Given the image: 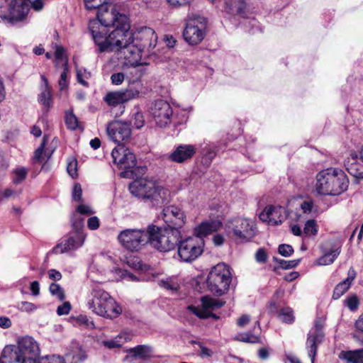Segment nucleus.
<instances>
[{
  "instance_id": "nucleus-1",
  "label": "nucleus",
  "mask_w": 363,
  "mask_h": 363,
  "mask_svg": "<svg viewBox=\"0 0 363 363\" xmlns=\"http://www.w3.org/2000/svg\"><path fill=\"white\" fill-rule=\"evenodd\" d=\"M92 38L99 50L103 52H118L130 43H133V35L130 31V23L128 16H122L121 24H117L115 29L107 35L108 30L105 27H100L96 22L91 24Z\"/></svg>"
},
{
  "instance_id": "nucleus-2",
  "label": "nucleus",
  "mask_w": 363,
  "mask_h": 363,
  "mask_svg": "<svg viewBox=\"0 0 363 363\" xmlns=\"http://www.w3.org/2000/svg\"><path fill=\"white\" fill-rule=\"evenodd\" d=\"M348 183L347 177L342 170L328 168L317 174L315 190L320 195L338 196L347 190Z\"/></svg>"
},
{
  "instance_id": "nucleus-3",
  "label": "nucleus",
  "mask_w": 363,
  "mask_h": 363,
  "mask_svg": "<svg viewBox=\"0 0 363 363\" xmlns=\"http://www.w3.org/2000/svg\"><path fill=\"white\" fill-rule=\"evenodd\" d=\"M86 306L97 315L113 319L122 313V308L115 299L99 286L91 289Z\"/></svg>"
},
{
  "instance_id": "nucleus-4",
  "label": "nucleus",
  "mask_w": 363,
  "mask_h": 363,
  "mask_svg": "<svg viewBox=\"0 0 363 363\" xmlns=\"http://www.w3.org/2000/svg\"><path fill=\"white\" fill-rule=\"evenodd\" d=\"M130 194L139 199L150 201L153 205L169 201L171 193L167 188L152 180L140 178L132 182L128 186Z\"/></svg>"
},
{
  "instance_id": "nucleus-5",
  "label": "nucleus",
  "mask_w": 363,
  "mask_h": 363,
  "mask_svg": "<svg viewBox=\"0 0 363 363\" xmlns=\"http://www.w3.org/2000/svg\"><path fill=\"white\" fill-rule=\"evenodd\" d=\"M150 245L160 252H167L174 250L177 247L181 238V230L165 228L161 230L155 225H149Z\"/></svg>"
},
{
  "instance_id": "nucleus-6",
  "label": "nucleus",
  "mask_w": 363,
  "mask_h": 363,
  "mask_svg": "<svg viewBox=\"0 0 363 363\" xmlns=\"http://www.w3.org/2000/svg\"><path fill=\"white\" fill-rule=\"evenodd\" d=\"M232 281L230 267L220 263L212 268L207 278V286L213 294L222 296L228 292Z\"/></svg>"
},
{
  "instance_id": "nucleus-7",
  "label": "nucleus",
  "mask_w": 363,
  "mask_h": 363,
  "mask_svg": "<svg viewBox=\"0 0 363 363\" xmlns=\"http://www.w3.org/2000/svg\"><path fill=\"white\" fill-rule=\"evenodd\" d=\"M225 231L237 242L250 241L255 235L253 222L242 218H237L228 222Z\"/></svg>"
},
{
  "instance_id": "nucleus-8",
  "label": "nucleus",
  "mask_w": 363,
  "mask_h": 363,
  "mask_svg": "<svg viewBox=\"0 0 363 363\" xmlns=\"http://www.w3.org/2000/svg\"><path fill=\"white\" fill-rule=\"evenodd\" d=\"M119 242L128 250L138 251L149 243V225L146 229H125L118 235Z\"/></svg>"
},
{
  "instance_id": "nucleus-9",
  "label": "nucleus",
  "mask_w": 363,
  "mask_h": 363,
  "mask_svg": "<svg viewBox=\"0 0 363 363\" xmlns=\"http://www.w3.org/2000/svg\"><path fill=\"white\" fill-rule=\"evenodd\" d=\"M113 162L123 171L120 175L123 178H133L135 175L134 167L136 165L135 155L124 145H118L111 152Z\"/></svg>"
},
{
  "instance_id": "nucleus-10",
  "label": "nucleus",
  "mask_w": 363,
  "mask_h": 363,
  "mask_svg": "<svg viewBox=\"0 0 363 363\" xmlns=\"http://www.w3.org/2000/svg\"><path fill=\"white\" fill-rule=\"evenodd\" d=\"M204 240L199 236H189L181 238L177 244V252L180 259L190 262L197 259L203 252Z\"/></svg>"
},
{
  "instance_id": "nucleus-11",
  "label": "nucleus",
  "mask_w": 363,
  "mask_h": 363,
  "mask_svg": "<svg viewBox=\"0 0 363 363\" xmlns=\"http://www.w3.org/2000/svg\"><path fill=\"white\" fill-rule=\"evenodd\" d=\"M122 16H127L121 13L118 7L116 4L107 1L101 7H99V11H96V19H93L89 21V31L92 34V29L91 28L92 22L96 21L100 27H105L106 30H108V27H116L117 24H121V18Z\"/></svg>"
},
{
  "instance_id": "nucleus-12",
  "label": "nucleus",
  "mask_w": 363,
  "mask_h": 363,
  "mask_svg": "<svg viewBox=\"0 0 363 363\" xmlns=\"http://www.w3.org/2000/svg\"><path fill=\"white\" fill-rule=\"evenodd\" d=\"M206 19L201 16L190 17L183 32L184 40L189 45H198L204 38L206 29Z\"/></svg>"
},
{
  "instance_id": "nucleus-13",
  "label": "nucleus",
  "mask_w": 363,
  "mask_h": 363,
  "mask_svg": "<svg viewBox=\"0 0 363 363\" xmlns=\"http://www.w3.org/2000/svg\"><path fill=\"white\" fill-rule=\"evenodd\" d=\"M225 303V301L222 299L205 296L201 298L200 306H189L188 308L200 318H208L212 317L215 319H218V315L214 314L213 311L221 308Z\"/></svg>"
},
{
  "instance_id": "nucleus-14",
  "label": "nucleus",
  "mask_w": 363,
  "mask_h": 363,
  "mask_svg": "<svg viewBox=\"0 0 363 363\" xmlns=\"http://www.w3.org/2000/svg\"><path fill=\"white\" fill-rule=\"evenodd\" d=\"M149 112L156 124L160 127H164L171 122L172 107L167 101L163 99L153 101L150 106Z\"/></svg>"
},
{
  "instance_id": "nucleus-15",
  "label": "nucleus",
  "mask_w": 363,
  "mask_h": 363,
  "mask_svg": "<svg viewBox=\"0 0 363 363\" xmlns=\"http://www.w3.org/2000/svg\"><path fill=\"white\" fill-rule=\"evenodd\" d=\"M162 217L164 222L167 224V228L170 230L176 229L180 230L186 223L184 212L175 206H168L164 208Z\"/></svg>"
},
{
  "instance_id": "nucleus-16",
  "label": "nucleus",
  "mask_w": 363,
  "mask_h": 363,
  "mask_svg": "<svg viewBox=\"0 0 363 363\" xmlns=\"http://www.w3.org/2000/svg\"><path fill=\"white\" fill-rule=\"evenodd\" d=\"M106 132L108 138L114 143H121L128 141L131 135L130 123L121 121H115L110 123Z\"/></svg>"
},
{
  "instance_id": "nucleus-17",
  "label": "nucleus",
  "mask_w": 363,
  "mask_h": 363,
  "mask_svg": "<svg viewBox=\"0 0 363 363\" xmlns=\"http://www.w3.org/2000/svg\"><path fill=\"white\" fill-rule=\"evenodd\" d=\"M141 91L142 85L138 82L137 87L135 88L129 86L127 89L123 91H114L107 94L104 97V101L109 106H116L118 104L139 97Z\"/></svg>"
},
{
  "instance_id": "nucleus-18",
  "label": "nucleus",
  "mask_w": 363,
  "mask_h": 363,
  "mask_svg": "<svg viewBox=\"0 0 363 363\" xmlns=\"http://www.w3.org/2000/svg\"><path fill=\"white\" fill-rule=\"evenodd\" d=\"M15 347L19 349L20 352L25 356L28 363L36 362L40 353L38 343L30 336L19 337Z\"/></svg>"
},
{
  "instance_id": "nucleus-19",
  "label": "nucleus",
  "mask_w": 363,
  "mask_h": 363,
  "mask_svg": "<svg viewBox=\"0 0 363 363\" xmlns=\"http://www.w3.org/2000/svg\"><path fill=\"white\" fill-rule=\"evenodd\" d=\"M323 325L320 321H316L314 328L310 330L306 341V347L311 363H314L318 346L323 342Z\"/></svg>"
},
{
  "instance_id": "nucleus-20",
  "label": "nucleus",
  "mask_w": 363,
  "mask_h": 363,
  "mask_svg": "<svg viewBox=\"0 0 363 363\" xmlns=\"http://www.w3.org/2000/svg\"><path fill=\"white\" fill-rule=\"evenodd\" d=\"M86 236L84 232L71 231L67 238L54 248V252L55 253H64L69 250H77L83 245Z\"/></svg>"
},
{
  "instance_id": "nucleus-21",
  "label": "nucleus",
  "mask_w": 363,
  "mask_h": 363,
  "mask_svg": "<svg viewBox=\"0 0 363 363\" xmlns=\"http://www.w3.org/2000/svg\"><path fill=\"white\" fill-rule=\"evenodd\" d=\"M287 217L286 210L280 206H267L259 214V218L272 225L281 224Z\"/></svg>"
},
{
  "instance_id": "nucleus-22",
  "label": "nucleus",
  "mask_w": 363,
  "mask_h": 363,
  "mask_svg": "<svg viewBox=\"0 0 363 363\" xmlns=\"http://www.w3.org/2000/svg\"><path fill=\"white\" fill-rule=\"evenodd\" d=\"M143 51L144 50L133 40V43H130L128 46H125L118 52V55L120 58H124L126 65H136L140 62Z\"/></svg>"
},
{
  "instance_id": "nucleus-23",
  "label": "nucleus",
  "mask_w": 363,
  "mask_h": 363,
  "mask_svg": "<svg viewBox=\"0 0 363 363\" xmlns=\"http://www.w3.org/2000/svg\"><path fill=\"white\" fill-rule=\"evenodd\" d=\"M135 40L139 43L138 45L144 50H150L156 46L157 36L151 28L142 27L136 33Z\"/></svg>"
},
{
  "instance_id": "nucleus-24",
  "label": "nucleus",
  "mask_w": 363,
  "mask_h": 363,
  "mask_svg": "<svg viewBox=\"0 0 363 363\" xmlns=\"http://www.w3.org/2000/svg\"><path fill=\"white\" fill-rule=\"evenodd\" d=\"M196 152L193 145H179L168 155V159L174 162L182 163L191 159Z\"/></svg>"
},
{
  "instance_id": "nucleus-25",
  "label": "nucleus",
  "mask_w": 363,
  "mask_h": 363,
  "mask_svg": "<svg viewBox=\"0 0 363 363\" xmlns=\"http://www.w3.org/2000/svg\"><path fill=\"white\" fill-rule=\"evenodd\" d=\"M0 363H28L25 356L20 352L15 345H9L4 348L0 357Z\"/></svg>"
},
{
  "instance_id": "nucleus-26",
  "label": "nucleus",
  "mask_w": 363,
  "mask_h": 363,
  "mask_svg": "<svg viewBox=\"0 0 363 363\" xmlns=\"http://www.w3.org/2000/svg\"><path fill=\"white\" fill-rule=\"evenodd\" d=\"M12 25L22 21L28 14V6L24 0H14L10 4Z\"/></svg>"
},
{
  "instance_id": "nucleus-27",
  "label": "nucleus",
  "mask_w": 363,
  "mask_h": 363,
  "mask_svg": "<svg viewBox=\"0 0 363 363\" xmlns=\"http://www.w3.org/2000/svg\"><path fill=\"white\" fill-rule=\"evenodd\" d=\"M221 225L218 220L204 221L194 229V236H199L202 239L203 237L218 230Z\"/></svg>"
},
{
  "instance_id": "nucleus-28",
  "label": "nucleus",
  "mask_w": 363,
  "mask_h": 363,
  "mask_svg": "<svg viewBox=\"0 0 363 363\" xmlns=\"http://www.w3.org/2000/svg\"><path fill=\"white\" fill-rule=\"evenodd\" d=\"M347 275V277L345 280L335 286L333 295L334 298H339L349 289L352 281L356 277L355 271L352 268L350 269Z\"/></svg>"
},
{
  "instance_id": "nucleus-29",
  "label": "nucleus",
  "mask_w": 363,
  "mask_h": 363,
  "mask_svg": "<svg viewBox=\"0 0 363 363\" xmlns=\"http://www.w3.org/2000/svg\"><path fill=\"white\" fill-rule=\"evenodd\" d=\"M225 11L232 15L244 16L246 11L245 0H228L225 3Z\"/></svg>"
},
{
  "instance_id": "nucleus-30",
  "label": "nucleus",
  "mask_w": 363,
  "mask_h": 363,
  "mask_svg": "<svg viewBox=\"0 0 363 363\" xmlns=\"http://www.w3.org/2000/svg\"><path fill=\"white\" fill-rule=\"evenodd\" d=\"M131 340V335L128 333H121L116 337L110 340H103L101 344L106 348L112 350L121 348L122 345Z\"/></svg>"
},
{
  "instance_id": "nucleus-31",
  "label": "nucleus",
  "mask_w": 363,
  "mask_h": 363,
  "mask_svg": "<svg viewBox=\"0 0 363 363\" xmlns=\"http://www.w3.org/2000/svg\"><path fill=\"white\" fill-rule=\"evenodd\" d=\"M347 172L354 177L363 179V165L357 162V156L352 155L345 164Z\"/></svg>"
},
{
  "instance_id": "nucleus-32",
  "label": "nucleus",
  "mask_w": 363,
  "mask_h": 363,
  "mask_svg": "<svg viewBox=\"0 0 363 363\" xmlns=\"http://www.w3.org/2000/svg\"><path fill=\"white\" fill-rule=\"evenodd\" d=\"M130 357L139 359L150 357L153 353V348L150 345H140L128 349L127 351Z\"/></svg>"
},
{
  "instance_id": "nucleus-33",
  "label": "nucleus",
  "mask_w": 363,
  "mask_h": 363,
  "mask_svg": "<svg viewBox=\"0 0 363 363\" xmlns=\"http://www.w3.org/2000/svg\"><path fill=\"white\" fill-rule=\"evenodd\" d=\"M340 358L346 360L348 363H363V350L353 351H342Z\"/></svg>"
},
{
  "instance_id": "nucleus-34",
  "label": "nucleus",
  "mask_w": 363,
  "mask_h": 363,
  "mask_svg": "<svg viewBox=\"0 0 363 363\" xmlns=\"http://www.w3.org/2000/svg\"><path fill=\"white\" fill-rule=\"evenodd\" d=\"M39 103L44 106L46 111H48L52 105V99L50 87L45 84L44 89L38 96Z\"/></svg>"
},
{
  "instance_id": "nucleus-35",
  "label": "nucleus",
  "mask_w": 363,
  "mask_h": 363,
  "mask_svg": "<svg viewBox=\"0 0 363 363\" xmlns=\"http://www.w3.org/2000/svg\"><path fill=\"white\" fill-rule=\"evenodd\" d=\"M340 253V247H337L324 254L321 257L318 259L319 265H328L335 260Z\"/></svg>"
},
{
  "instance_id": "nucleus-36",
  "label": "nucleus",
  "mask_w": 363,
  "mask_h": 363,
  "mask_svg": "<svg viewBox=\"0 0 363 363\" xmlns=\"http://www.w3.org/2000/svg\"><path fill=\"white\" fill-rule=\"evenodd\" d=\"M132 67V69L130 72V74L133 75V85L130 86L132 88L137 87V83L139 82L142 86L143 84L140 82V79L143 76V74L145 72V69L143 66V64H140V62L137 64L136 65H130Z\"/></svg>"
},
{
  "instance_id": "nucleus-37",
  "label": "nucleus",
  "mask_w": 363,
  "mask_h": 363,
  "mask_svg": "<svg viewBox=\"0 0 363 363\" xmlns=\"http://www.w3.org/2000/svg\"><path fill=\"white\" fill-rule=\"evenodd\" d=\"M55 66L59 67L62 65L63 68L68 67L67 58L65 55V49L61 46H57L55 51Z\"/></svg>"
},
{
  "instance_id": "nucleus-38",
  "label": "nucleus",
  "mask_w": 363,
  "mask_h": 363,
  "mask_svg": "<svg viewBox=\"0 0 363 363\" xmlns=\"http://www.w3.org/2000/svg\"><path fill=\"white\" fill-rule=\"evenodd\" d=\"M159 285L161 287L172 291H177L179 288V284L177 279L174 277H168L165 279L160 280Z\"/></svg>"
},
{
  "instance_id": "nucleus-39",
  "label": "nucleus",
  "mask_w": 363,
  "mask_h": 363,
  "mask_svg": "<svg viewBox=\"0 0 363 363\" xmlns=\"http://www.w3.org/2000/svg\"><path fill=\"white\" fill-rule=\"evenodd\" d=\"M278 318L286 323H291L294 320L293 310L289 307H285L280 310Z\"/></svg>"
},
{
  "instance_id": "nucleus-40",
  "label": "nucleus",
  "mask_w": 363,
  "mask_h": 363,
  "mask_svg": "<svg viewBox=\"0 0 363 363\" xmlns=\"http://www.w3.org/2000/svg\"><path fill=\"white\" fill-rule=\"evenodd\" d=\"M318 227L316 221L313 219H311L306 221L303 228V235L306 237H310L311 235H315L318 233Z\"/></svg>"
},
{
  "instance_id": "nucleus-41",
  "label": "nucleus",
  "mask_w": 363,
  "mask_h": 363,
  "mask_svg": "<svg viewBox=\"0 0 363 363\" xmlns=\"http://www.w3.org/2000/svg\"><path fill=\"white\" fill-rule=\"evenodd\" d=\"M91 74L84 68H77V82L83 85L84 86L88 87L89 84L86 82L87 79H90Z\"/></svg>"
},
{
  "instance_id": "nucleus-42",
  "label": "nucleus",
  "mask_w": 363,
  "mask_h": 363,
  "mask_svg": "<svg viewBox=\"0 0 363 363\" xmlns=\"http://www.w3.org/2000/svg\"><path fill=\"white\" fill-rule=\"evenodd\" d=\"M28 172V169L23 167H19L14 169L12 171V173L14 175V177L13 179V182L14 184L21 183L26 178Z\"/></svg>"
},
{
  "instance_id": "nucleus-43",
  "label": "nucleus",
  "mask_w": 363,
  "mask_h": 363,
  "mask_svg": "<svg viewBox=\"0 0 363 363\" xmlns=\"http://www.w3.org/2000/svg\"><path fill=\"white\" fill-rule=\"evenodd\" d=\"M235 339L238 341L248 343H257L260 338L259 336L252 334L251 333H242L236 335Z\"/></svg>"
},
{
  "instance_id": "nucleus-44",
  "label": "nucleus",
  "mask_w": 363,
  "mask_h": 363,
  "mask_svg": "<svg viewBox=\"0 0 363 363\" xmlns=\"http://www.w3.org/2000/svg\"><path fill=\"white\" fill-rule=\"evenodd\" d=\"M84 219L77 213H74L72 217V227L74 232H84Z\"/></svg>"
},
{
  "instance_id": "nucleus-45",
  "label": "nucleus",
  "mask_w": 363,
  "mask_h": 363,
  "mask_svg": "<svg viewBox=\"0 0 363 363\" xmlns=\"http://www.w3.org/2000/svg\"><path fill=\"white\" fill-rule=\"evenodd\" d=\"M111 272H115L118 274L121 279H127L128 281H137L139 279L132 273L128 272L127 270L113 268L110 269Z\"/></svg>"
},
{
  "instance_id": "nucleus-46",
  "label": "nucleus",
  "mask_w": 363,
  "mask_h": 363,
  "mask_svg": "<svg viewBox=\"0 0 363 363\" xmlns=\"http://www.w3.org/2000/svg\"><path fill=\"white\" fill-rule=\"evenodd\" d=\"M0 22L12 24L9 5L1 6L0 7Z\"/></svg>"
},
{
  "instance_id": "nucleus-47",
  "label": "nucleus",
  "mask_w": 363,
  "mask_h": 363,
  "mask_svg": "<svg viewBox=\"0 0 363 363\" xmlns=\"http://www.w3.org/2000/svg\"><path fill=\"white\" fill-rule=\"evenodd\" d=\"M49 291L52 296H55L60 301H63L65 298L63 289L56 283H52L50 285Z\"/></svg>"
},
{
  "instance_id": "nucleus-48",
  "label": "nucleus",
  "mask_w": 363,
  "mask_h": 363,
  "mask_svg": "<svg viewBox=\"0 0 363 363\" xmlns=\"http://www.w3.org/2000/svg\"><path fill=\"white\" fill-rule=\"evenodd\" d=\"M65 123L68 128L75 130L78 127V120L72 111L65 113Z\"/></svg>"
},
{
  "instance_id": "nucleus-49",
  "label": "nucleus",
  "mask_w": 363,
  "mask_h": 363,
  "mask_svg": "<svg viewBox=\"0 0 363 363\" xmlns=\"http://www.w3.org/2000/svg\"><path fill=\"white\" fill-rule=\"evenodd\" d=\"M127 264L135 269L147 270L150 268V266L141 263L138 257L128 259Z\"/></svg>"
},
{
  "instance_id": "nucleus-50",
  "label": "nucleus",
  "mask_w": 363,
  "mask_h": 363,
  "mask_svg": "<svg viewBox=\"0 0 363 363\" xmlns=\"http://www.w3.org/2000/svg\"><path fill=\"white\" fill-rule=\"evenodd\" d=\"M107 2V0H84L85 7L87 10L99 11V7H101Z\"/></svg>"
},
{
  "instance_id": "nucleus-51",
  "label": "nucleus",
  "mask_w": 363,
  "mask_h": 363,
  "mask_svg": "<svg viewBox=\"0 0 363 363\" xmlns=\"http://www.w3.org/2000/svg\"><path fill=\"white\" fill-rule=\"evenodd\" d=\"M16 307L20 311L26 313H32L38 308L34 303L28 301H21L18 303Z\"/></svg>"
},
{
  "instance_id": "nucleus-52",
  "label": "nucleus",
  "mask_w": 363,
  "mask_h": 363,
  "mask_svg": "<svg viewBox=\"0 0 363 363\" xmlns=\"http://www.w3.org/2000/svg\"><path fill=\"white\" fill-rule=\"evenodd\" d=\"M279 263L280 267L284 269H289L296 267L301 262L300 259H293V260H284V259H276Z\"/></svg>"
},
{
  "instance_id": "nucleus-53",
  "label": "nucleus",
  "mask_w": 363,
  "mask_h": 363,
  "mask_svg": "<svg viewBox=\"0 0 363 363\" xmlns=\"http://www.w3.org/2000/svg\"><path fill=\"white\" fill-rule=\"evenodd\" d=\"M194 344H196L199 347V355L201 357V358H206V357H211L213 356V351L205 347L201 342H196V341H193L192 342Z\"/></svg>"
},
{
  "instance_id": "nucleus-54",
  "label": "nucleus",
  "mask_w": 363,
  "mask_h": 363,
  "mask_svg": "<svg viewBox=\"0 0 363 363\" xmlns=\"http://www.w3.org/2000/svg\"><path fill=\"white\" fill-rule=\"evenodd\" d=\"M67 170L72 178L74 179L77 177V162L75 159H70L67 164Z\"/></svg>"
},
{
  "instance_id": "nucleus-55",
  "label": "nucleus",
  "mask_w": 363,
  "mask_h": 363,
  "mask_svg": "<svg viewBox=\"0 0 363 363\" xmlns=\"http://www.w3.org/2000/svg\"><path fill=\"white\" fill-rule=\"evenodd\" d=\"M45 146V140L44 138L40 146L35 152L33 159L35 162L42 163L45 161V159L43 157V152H44Z\"/></svg>"
},
{
  "instance_id": "nucleus-56",
  "label": "nucleus",
  "mask_w": 363,
  "mask_h": 363,
  "mask_svg": "<svg viewBox=\"0 0 363 363\" xmlns=\"http://www.w3.org/2000/svg\"><path fill=\"white\" fill-rule=\"evenodd\" d=\"M76 322L80 325H84L87 328L92 329L94 328V323L90 320L86 315H80L76 318Z\"/></svg>"
},
{
  "instance_id": "nucleus-57",
  "label": "nucleus",
  "mask_w": 363,
  "mask_h": 363,
  "mask_svg": "<svg viewBox=\"0 0 363 363\" xmlns=\"http://www.w3.org/2000/svg\"><path fill=\"white\" fill-rule=\"evenodd\" d=\"M345 305L352 311L357 309L359 306V300L356 296H351L346 298Z\"/></svg>"
},
{
  "instance_id": "nucleus-58",
  "label": "nucleus",
  "mask_w": 363,
  "mask_h": 363,
  "mask_svg": "<svg viewBox=\"0 0 363 363\" xmlns=\"http://www.w3.org/2000/svg\"><path fill=\"white\" fill-rule=\"evenodd\" d=\"M31 363H38L37 362H31ZM39 363H65L64 359L60 356L52 355L43 358Z\"/></svg>"
},
{
  "instance_id": "nucleus-59",
  "label": "nucleus",
  "mask_w": 363,
  "mask_h": 363,
  "mask_svg": "<svg viewBox=\"0 0 363 363\" xmlns=\"http://www.w3.org/2000/svg\"><path fill=\"white\" fill-rule=\"evenodd\" d=\"M279 253L284 257H289L294 253L293 247L286 244H281L278 248Z\"/></svg>"
},
{
  "instance_id": "nucleus-60",
  "label": "nucleus",
  "mask_w": 363,
  "mask_h": 363,
  "mask_svg": "<svg viewBox=\"0 0 363 363\" xmlns=\"http://www.w3.org/2000/svg\"><path fill=\"white\" fill-rule=\"evenodd\" d=\"M76 213L80 215L89 216L94 213V211L92 210V208L89 206L85 204L79 205L76 208Z\"/></svg>"
},
{
  "instance_id": "nucleus-61",
  "label": "nucleus",
  "mask_w": 363,
  "mask_h": 363,
  "mask_svg": "<svg viewBox=\"0 0 363 363\" xmlns=\"http://www.w3.org/2000/svg\"><path fill=\"white\" fill-rule=\"evenodd\" d=\"M267 252L263 248H259L255 254V259L259 263H265L267 260Z\"/></svg>"
},
{
  "instance_id": "nucleus-62",
  "label": "nucleus",
  "mask_w": 363,
  "mask_h": 363,
  "mask_svg": "<svg viewBox=\"0 0 363 363\" xmlns=\"http://www.w3.org/2000/svg\"><path fill=\"white\" fill-rule=\"evenodd\" d=\"M71 310V305L69 302H65L63 304L59 306L57 308V313L59 315H67Z\"/></svg>"
},
{
  "instance_id": "nucleus-63",
  "label": "nucleus",
  "mask_w": 363,
  "mask_h": 363,
  "mask_svg": "<svg viewBox=\"0 0 363 363\" xmlns=\"http://www.w3.org/2000/svg\"><path fill=\"white\" fill-rule=\"evenodd\" d=\"M125 79L124 74L122 72L114 73L111 77V80L113 84L120 85Z\"/></svg>"
},
{
  "instance_id": "nucleus-64",
  "label": "nucleus",
  "mask_w": 363,
  "mask_h": 363,
  "mask_svg": "<svg viewBox=\"0 0 363 363\" xmlns=\"http://www.w3.org/2000/svg\"><path fill=\"white\" fill-rule=\"evenodd\" d=\"M100 221L96 216L91 217L87 220V226L91 230H95L99 228Z\"/></svg>"
}]
</instances>
